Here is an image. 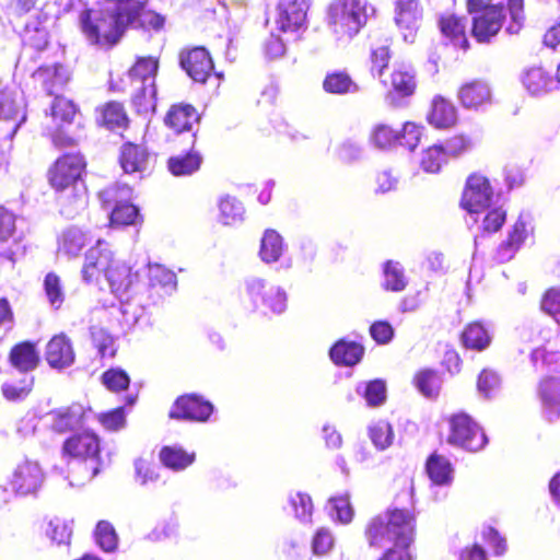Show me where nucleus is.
<instances>
[{
    "label": "nucleus",
    "instance_id": "19",
    "mask_svg": "<svg viewBox=\"0 0 560 560\" xmlns=\"http://www.w3.org/2000/svg\"><path fill=\"white\" fill-rule=\"evenodd\" d=\"M285 245L282 236L272 229H268L264 232L260 240L259 258L267 265L280 262V268L289 269L292 266L291 258L282 259L285 253Z\"/></svg>",
    "mask_w": 560,
    "mask_h": 560
},
{
    "label": "nucleus",
    "instance_id": "56",
    "mask_svg": "<svg viewBox=\"0 0 560 560\" xmlns=\"http://www.w3.org/2000/svg\"><path fill=\"white\" fill-rule=\"evenodd\" d=\"M96 544L106 552L114 551L118 544V537L113 525L107 521H101L95 528Z\"/></svg>",
    "mask_w": 560,
    "mask_h": 560
},
{
    "label": "nucleus",
    "instance_id": "30",
    "mask_svg": "<svg viewBox=\"0 0 560 560\" xmlns=\"http://www.w3.org/2000/svg\"><path fill=\"white\" fill-rule=\"evenodd\" d=\"M363 353L364 348L362 345L347 339L338 340L329 351L330 359L335 364L346 366L359 363Z\"/></svg>",
    "mask_w": 560,
    "mask_h": 560
},
{
    "label": "nucleus",
    "instance_id": "43",
    "mask_svg": "<svg viewBox=\"0 0 560 560\" xmlns=\"http://www.w3.org/2000/svg\"><path fill=\"white\" fill-rule=\"evenodd\" d=\"M88 243L86 234L79 228L71 226L67 229L59 238V252L74 257L78 256Z\"/></svg>",
    "mask_w": 560,
    "mask_h": 560
},
{
    "label": "nucleus",
    "instance_id": "38",
    "mask_svg": "<svg viewBox=\"0 0 560 560\" xmlns=\"http://www.w3.org/2000/svg\"><path fill=\"white\" fill-rule=\"evenodd\" d=\"M38 353L35 345L28 341L14 346L10 352V362L21 372L34 370L38 364Z\"/></svg>",
    "mask_w": 560,
    "mask_h": 560
},
{
    "label": "nucleus",
    "instance_id": "44",
    "mask_svg": "<svg viewBox=\"0 0 560 560\" xmlns=\"http://www.w3.org/2000/svg\"><path fill=\"white\" fill-rule=\"evenodd\" d=\"M462 340L466 348L481 351L490 345L491 337L485 326L476 322L465 328Z\"/></svg>",
    "mask_w": 560,
    "mask_h": 560
},
{
    "label": "nucleus",
    "instance_id": "17",
    "mask_svg": "<svg viewBox=\"0 0 560 560\" xmlns=\"http://www.w3.org/2000/svg\"><path fill=\"white\" fill-rule=\"evenodd\" d=\"M394 20L404 40L412 43L419 27L422 13L418 0H396Z\"/></svg>",
    "mask_w": 560,
    "mask_h": 560
},
{
    "label": "nucleus",
    "instance_id": "58",
    "mask_svg": "<svg viewBox=\"0 0 560 560\" xmlns=\"http://www.w3.org/2000/svg\"><path fill=\"white\" fill-rule=\"evenodd\" d=\"M72 529L70 525L58 517L50 520L46 527V536L57 545H69Z\"/></svg>",
    "mask_w": 560,
    "mask_h": 560
},
{
    "label": "nucleus",
    "instance_id": "20",
    "mask_svg": "<svg viewBox=\"0 0 560 560\" xmlns=\"http://www.w3.org/2000/svg\"><path fill=\"white\" fill-rule=\"evenodd\" d=\"M180 66L196 82H206L213 69L209 52L203 47H196L180 54Z\"/></svg>",
    "mask_w": 560,
    "mask_h": 560
},
{
    "label": "nucleus",
    "instance_id": "24",
    "mask_svg": "<svg viewBox=\"0 0 560 560\" xmlns=\"http://www.w3.org/2000/svg\"><path fill=\"white\" fill-rule=\"evenodd\" d=\"M49 95H58L70 80L69 70L59 63L39 67L33 74Z\"/></svg>",
    "mask_w": 560,
    "mask_h": 560
},
{
    "label": "nucleus",
    "instance_id": "48",
    "mask_svg": "<svg viewBox=\"0 0 560 560\" xmlns=\"http://www.w3.org/2000/svg\"><path fill=\"white\" fill-rule=\"evenodd\" d=\"M369 438L378 451H385L393 444L394 431L392 425L380 420L369 425Z\"/></svg>",
    "mask_w": 560,
    "mask_h": 560
},
{
    "label": "nucleus",
    "instance_id": "59",
    "mask_svg": "<svg viewBox=\"0 0 560 560\" xmlns=\"http://www.w3.org/2000/svg\"><path fill=\"white\" fill-rule=\"evenodd\" d=\"M326 509L330 516L340 523L347 524L352 520L353 511L347 495L331 498Z\"/></svg>",
    "mask_w": 560,
    "mask_h": 560
},
{
    "label": "nucleus",
    "instance_id": "55",
    "mask_svg": "<svg viewBox=\"0 0 560 560\" xmlns=\"http://www.w3.org/2000/svg\"><path fill=\"white\" fill-rule=\"evenodd\" d=\"M446 163L442 145L434 144L421 153L420 166L427 173H438Z\"/></svg>",
    "mask_w": 560,
    "mask_h": 560
},
{
    "label": "nucleus",
    "instance_id": "25",
    "mask_svg": "<svg viewBox=\"0 0 560 560\" xmlns=\"http://www.w3.org/2000/svg\"><path fill=\"white\" fill-rule=\"evenodd\" d=\"M45 355L48 364L55 369H65L74 362L72 345L63 334L50 339L47 343Z\"/></svg>",
    "mask_w": 560,
    "mask_h": 560
},
{
    "label": "nucleus",
    "instance_id": "11",
    "mask_svg": "<svg viewBox=\"0 0 560 560\" xmlns=\"http://www.w3.org/2000/svg\"><path fill=\"white\" fill-rule=\"evenodd\" d=\"M45 476L42 467L35 460L24 459L16 465L10 486L14 494L26 497L36 494L42 488Z\"/></svg>",
    "mask_w": 560,
    "mask_h": 560
},
{
    "label": "nucleus",
    "instance_id": "27",
    "mask_svg": "<svg viewBox=\"0 0 560 560\" xmlns=\"http://www.w3.org/2000/svg\"><path fill=\"white\" fill-rule=\"evenodd\" d=\"M528 224L529 222L521 214L514 223L512 231L509 233L508 240L503 242L497 250V260L499 262H505L513 258L516 250L528 236Z\"/></svg>",
    "mask_w": 560,
    "mask_h": 560
},
{
    "label": "nucleus",
    "instance_id": "52",
    "mask_svg": "<svg viewBox=\"0 0 560 560\" xmlns=\"http://www.w3.org/2000/svg\"><path fill=\"white\" fill-rule=\"evenodd\" d=\"M140 219L139 210L136 206L127 201L116 205L109 214L112 225H131L137 224Z\"/></svg>",
    "mask_w": 560,
    "mask_h": 560
},
{
    "label": "nucleus",
    "instance_id": "10",
    "mask_svg": "<svg viewBox=\"0 0 560 560\" xmlns=\"http://www.w3.org/2000/svg\"><path fill=\"white\" fill-rule=\"evenodd\" d=\"M50 110L52 120L56 124V130L50 135L52 143L60 148L73 144L75 136L68 128L74 124L78 116L77 105L68 98L56 95Z\"/></svg>",
    "mask_w": 560,
    "mask_h": 560
},
{
    "label": "nucleus",
    "instance_id": "28",
    "mask_svg": "<svg viewBox=\"0 0 560 560\" xmlns=\"http://www.w3.org/2000/svg\"><path fill=\"white\" fill-rule=\"evenodd\" d=\"M524 89L533 96L550 92L555 86L553 78L541 67H530L521 74Z\"/></svg>",
    "mask_w": 560,
    "mask_h": 560
},
{
    "label": "nucleus",
    "instance_id": "50",
    "mask_svg": "<svg viewBox=\"0 0 560 560\" xmlns=\"http://www.w3.org/2000/svg\"><path fill=\"white\" fill-rule=\"evenodd\" d=\"M132 105L139 114H147L155 107V85L133 86Z\"/></svg>",
    "mask_w": 560,
    "mask_h": 560
},
{
    "label": "nucleus",
    "instance_id": "35",
    "mask_svg": "<svg viewBox=\"0 0 560 560\" xmlns=\"http://www.w3.org/2000/svg\"><path fill=\"white\" fill-rule=\"evenodd\" d=\"M119 161L125 173H142L148 167L149 155L144 148L127 143L121 148Z\"/></svg>",
    "mask_w": 560,
    "mask_h": 560
},
{
    "label": "nucleus",
    "instance_id": "33",
    "mask_svg": "<svg viewBox=\"0 0 560 560\" xmlns=\"http://www.w3.org/2000/svg\"><path fill=\"white\" fill-rule=\"evenodd\" d=\"M439 24L442 34L450 38L455 47L467 50L469 44L466 36V19H460L455 15H444L441 16Z\"/></svg>",
    "mask_w": 560,
    "mask_h": 560
},
{
    "label": "nucleus",
    "instance_id": "13",
    "mask_svg": "<svg viewBox=\"0 0 560 560\" xmlns=\"http://www.w3.org/2000/svg\"><path fill=\"white\" fill-rule=\"evenodd\" d=\"M114 254L107 242L98 240L96 245L91 247L85 254V260L82 268V279L86 283L98 280L100 276L108 273V270L115 265Z\"/></svg>",
    "mask_w": 560,
    "mask_h": 560
},
{
    "label": "nucleus",
    "instance_id": "61",
    "mask_svg": "<svg viewBox=\"0 0 560 560\" xmlns=\"http://www.w3.org/2000/svg\"><path fill=\"white\" fill-rule=\"evenodd\" d=\"M44 289L49 304L58 310L65 301L59 277L55 273H48L44 280Z\"/></svg>",
    "mask_w": 560,
    "mask_h": 560
},
{
    "label": "nucleus",
    "instance_id": "1",
    "mask_svg": "<svg viewBox=\"0 0 560 560\" xmlns=\"http://www.w3.org/2000/svg\"><path fill=\"white\" fill-rule=\"evenodd\" d=\"M139 4L138 0H107L101 11H83L80 23L88 40L102 47L117 44L133 21Z\"/></svg>",
    "mask_w": 560,
    "mask_h": 560
},
{
    "label": "nucleus",
    "instance_id": "39",
    "mask_svg": "<svg viewBox=\"0 0 560 560\" xmlns=\"http://www.w3.org/2000/svg\"><path fill=\"white\" fill-rule=\"evenodd\" d=\"M160 460L168 469L173 471H182L192 465L196 459V454L188 453L182 447L164 446L160 451Z\"/></svg>",
    "mask_w": 560,
    "mask_h": 560
},
{
    "label": "nucleus",
    "instance_id": "60",
    "mask_svg": "<svg viewBox=\"0 0 560 560\" xmlns=\"http://www.w3.org/2000/svg\"><path fill=\"white\" fill-rule=\"evenodd\" d=\"M483 213L485 214L480 225L482 234H491L498 232L506 219V211L501 207H489L483 211Z\"/></svg>",
    "mask_w": 560,
    "mask_h": 560
},
{
    "label": "nucleus",
    "instance_id": "57",
    "mask_svg": "<svg viewBox=\"0 0 560 560\" xmlns=\"http://www.w3.org/2000/svg\"><path fill=\"white\" fill-rule=\"evenodd\" d=\"M291 508L294 511L295 517L302 523L312 521L313 502L307 493L295 492L289 498Z\"/></svg>",
    "mask_w": 560,
    "mask_h": 560
},
{
    "label": "nucleus",
    "instance_id": "32",
    "mask_svg": "<svg viewBox=\"0 0 560 560\" xmlns=\"http://www.w3.org/2000/svg\"><path fill=\"white\" fill-rule=\"evenodd\" d=\"M425 468L433 485L448 487L453 482L454 468L445 456L432 454L427 460Z\"/></svg>",
    "mask_w": 560,
    "mask_h": 560
},
{
    "label": "nucleus",
    "instance_id": "22",
    "mask_svg": "<svg viewBox=\"0 0 560 560\" xmlns=\"http://www.w3.org/2000/svg\"><path fill=\"white\" fill-rule=\"evenodd\" d=\"M189 151L173 155L167 161V167L174 176H189L196 173L202 163V155L192 150L196 142V133H187Z\"/></svg>",
    "mask_w": 560,
    "mask_h": 560
},
{
    "label": "nucleus",
    "instance_id": "18",
    "mask_svg": "<svg viewBox=\"0 0 560 560\" xmlns=\"http://www.w3.org/2000/svg\"><path fill=\"white\" fill-rule=\"evenodd\" d=\"M504 7H491L472 18L471 34L479 43H488L502 27Z\"/></svg>",
    "mask_w": 560,
    "mask_h": 560
},
{
    "label": "nucleus",
    "instance_id": "9",
    "mask_svg": "<svg viewBox=\"0 0 560 560\" xmlns=\"http://www.w3.org/2000/svg\"><path fill=\"white\" fill-rule=\"evenodd\" d=\"M492 196V188L485 176L474 174L468 177L460 205L469 213L474 223L478 222V217L491 207Z\"/></svg>",
    "mask_w": 560,
    "mask_h": 560
},
{
    "label": "nucleus",
    "instance_id": "41",
    "mask_svg": "<svg viewBox=\"0 0 560 560\" xmlns=\"http://www.w3.org/2000/svg\"><path fill=\"white\" fill-rule=\"evenodd\" d=\"M323 89L330 94H353L359 91L358 84L345 71H332L326 74Z\"/></svg>",
    "mask_w": 560,
    "mask_h": 560
},
{
    "label": "nucleus",
    "instance_id": "23",
    "mask_svg": "<svg viewBox=\"0 0 560 560\" xmlns=\"http://www.w3.org/2000/svg\"><path fill=\"white\" fill-rule=\"evenodd\" d=\"M457 97L464 108L478 110L491 103V90L486 82L475 80L463 84Z\"/></svg>",
    "mask_w": 560,
    "mask_h": 560
},
{
    "label": "nucleus",
    "instance_id": "26",
    "mask_svg": "<svg viewBox=\"0 0 560 560\" xmlns=\"http://www.w3.org/2000/svg\"><path fill=\"white\" fill-rule=\"evenodd\" d=\"M91 409H85L80 404L59 408L51 412L52 428L58 432L72 430L89 419Z\"/></svg>",
    "mask_w": 560,
    "mask_h": 560
},
{
    "label": "nucleus",
    "instance_id": "51",
    "mask_svg": "<svg viewBox=\"0 0 560 560\" xmlns=\"http://www.w3.org/2000/svg\"><path fill=\"white\" fill-rule=\"evenodd\" d=\"M90 334L92 343L97 349L101 358H113L115 355V340L112 335L98 326H92Z\"/></svg>",
    "mask_w": 560,
    "mask_h": 560
},
{
    "label": "nucleus",
    "instance_id": "2",
    "mask_svg": "<svg viewBox=\"0 0 560 560\" xmlns=\"http://www.w3.org/2000/svg\"><path fill=\"white\" fill-rule=\"evenodd\" d=\"M413 534L415 516L404 509H395L375 517L365 532L371 546L383 547L386 542H394V547L381 560H413L409 550Z\"/></svg>",
    "mask_w": 560,
    "mask_h": 560
},
{
    "label": "nucleus",
    "instance_id": "7",
    "mask_svg": "<svg viewBox=\"0 0 560 560\" xmlns=\"http://www.w3.org/2000/svg\"><path fill=\"white\" fill-rule=\"evenodd\" d=\"M25 107L22 92L10 89L0 91V129L3 133L0 144V167L8 163L12 139L26 120Z\"/></svg>",
    "mask_w": 560,
    "mask_h": 560
},
{
    "label": "nucleus",
    "instance_id": "45",
    "mask_svg": "<svg viewBox=\"0 0 560 560\" xmlns=\"http://www.w3.org/2000/svg\"><path fill=\"white\" fill-rule=\"evenodd\" d=\"M220 219L225 225L241 223L244 219V207L241 201L231 196H224L219 201Z\"/></svg>",
    "mask_w": 560,
    "mask_h": 560
},
{
    "label": "nucleus",
    "instance_id": "14",
    "mask_svg": "<svg viewBox=\"0 0 560 560\" xmlns=\"http://www.w3.org/2000/svg\"><path fill=\"white\" fill-rule=\"evenodd\" d=\"M311 0H279L276 25L283 33H294L306 23Z\"/></svg>",
    "mask_w": 560,
    "mask_h": 560
},
{
    "label": "nucleus",
    "instance_id": "8",
    "mask_svg": "<svg viewBox=\"0 0 560 560\" xmlns=\"http://www.w3.org/2000/svg\"><path fill=\"white\" fill-rule=\"evenodd\" d=\"M447 442L470 452H477L487 444V436L467 415L458 413L450 419Z\"/></svg>",
    "mask_w": 560,
    "mask_h": 560
},
{
    "label": "nucleus",
    "instance_id": "5",
    "mask_svg": "<svg viewBox=\"0 0 560 560\" xmlns=\"http://www.w3.org/2000/svg\"><path fill=\"white\" fill-rule=\"evenodd\" d=\"M243 300L253 312L265 316H279L288 308L285 289L258 276L245 278Z\"/></svg>",
    "mask_w": 560,
    "mask_h": 560
},
{
    "label": "nucleus",
    "instance_id": "34",
    "mask_svg": "<svg viewBox=\"0 0 560 560\" xmlns=\"http://www.w3.org/2000/svg\"><path fill=\"white\" fill-rule=\"evenodd\" d=\"M456 120L457 110L454 104L440 95L435 96L429 115L430 124L436 128H450L455 125Z\"/></svg>",
    "mask_w": 560,
    "mask_h": 560
},
{
    "label": "nucleus",
    "instance_id": "64",
    "mask_svg": "<svg viewBox=\"0 0 560 560\" xmlns=\"http://www.w3.org/2000/svg\"><path fill=\"white\" fill-rule=\"evenodd\" d=\"M500 387L499 375L490 370H483L477 381V388L481 396L490 398L497 394Z\"/></svg>",
    "mask_w": 560,
    "mask_h": 560
},
{
    "label": "nucleus",
    "instance_id": "46",
    "mask_svg": "<svg viewBox=\"0 0 560 560\" xmlns=\"http://www.w3.org/2000/svg\"><path fill=\"white\" fill-rule=\"evenodd\" d=\"M530 362L536 371L560 372V352L536 348L530 351Z\"/></svg>",
    "mask_w": 560,
    "mask_h": 560
},
{
    "label": "nucleus",
    "instance_id": "31",
    "mask_svg": "<svg viewBox=\"0 0 560 560\" xmlns=\"http://www.w3.org/2000/svg\"><path fill=\"white\" fill-rule=\"evenodd\" d=\"M143 275L148 278V285L150 288H160L165 294H171L176 289V275L162 265H145L141 269V277Z\"/></svg>",
    "mask_w": 560,
    "mask_h": 560
},
{
    "label": "nucleus",
    "instance_id": "16",
    "mask_svg": "<svg viewBox=\"0 0 560 560\" xmlns=\"http://www.w3.org/2000/svg\"><path fill=\"white\" fill-rule=\"evenodd\" d=\"M542 418L553 423L560 419V377L546 376L537 386Z\"/></svg>",
    "mask_w": 560,
    "mask_h": 560
},
{
    "label": "nucleus",
    "instance_id": "53",
    "mask_svg": "<svg viewBox=\"0 0 560 560\" xmlns=\"http://www.w3.org/2000/svg\"><path fill=\"white\" fill-rule=\"evenodd\" d=\"M357 393L363 395L369 406H380L386 399V385L381 380L361 383L357 386Z\"/></svg>",
    "mask_w": 560,
    "mask_h": 560
},
{
    "label": "nucleus",
    "instance_id": "42",
    "mask_svg": "<svg viewBox=\"0 0 560 560\" xmlns=\"http://www.w3.org/2000/svg\"><path fill=\"white\" fill-rule=\"evenodd\" d=\"M140 2L139 8L136 9L133 14V21L129 27L142 28L144 31H160L163 28L165 18L154 11L145 10L148 0H138Z\"/></svg>",
    "mask_w": 560,
    "mask_h": 560
},
{
    "label": "nucleus",
    "instance_id": "40",
    "mask_svg": "<svg viewBox=\"0 0 560 560\" xmlns=\"http://www.w3.org/2000/svg\"><path fill=\"white\" fill-rule=\"evenodd\" d=\"M408 284V278L400 262L388 260L383 265L382 287L386 291L401 292Z\"/></svg>",
    "mask_w": 560,
    "mask_h": 560
},
{
    "label": "nucleus",
    "instance_id": "4",
    "mask_svg": "<svg viewBox=\"0 0 560 560\" xmlns=\"http://www.w3.org/2000/svg\"><path fill=\"white\" fill-rule=\"evenodd\" d=\"M374 8L366 0H335L327 12L328 26L339 45L350 43L366 24Z\"/></svg>",
    "mask_w": 560,
    "mask_h": 560
},
{
    "label": "nucleus",
    "instance_id": "54",
    "mask_svg": "<svg viewBox=\"0 0 560 560\" xmlns=\"http://www.w3.org/2000/svg\"><path fill=\"white\" fill-rule=\"evenodd\" d=\"M416 385L419 392L429 398L436 397L441 388V377L432 370H424L417 374Z\"/></svg>",
    "mask_w": 560,
    "mask_h": 560
},
{
    "label": "nucleus",
    "instance_id": "29",
    "mask_svg": "<svg viewBox=\"0 0 560 560\" xmlns=\"http://www.w3.org/2000/svg\"><path fill=\"white\" fill-rule=\"evenodd\" d=\"M199 120L196 109L191 105H174L165 117V124L177 133L189 132Z\"/></svg>",
    "mask_w": 560,
    "mask_h": 560
},
{
    "label": "nucleus",
    "instance_id": "36",
    "mask_svg": "<svg viewBox=\"0 0 560 560\" xmlns=\"http://www.w3.org/2000/svg\"><path fill=\"white\" fill-rule=\"evenodd\" d=\"M399 141L400 131L384 122L375 124L369 133L370 145L381 151L394 149Z\"/></svg>",
    "mask_w": 560,
    "mask_h": 560
},
{
    "label": "nucleus",
    "instance_id": "49",
    "mask_svg": "<svg viewBox=\"0 0 560 560\" xmlns=\"http://www.w3.org/2000/svg\"><path fill=\"white\" fill-rule=\"evenodd\" d=\"M102 124L110 130L122 129L128 124L124 106L118 102H109L102 110Z\"/></svg>",
    "mask_w": 560,
    "mask_h": 560
},
{
    "label": "nucleus",
    "instance_id": "62",
    "mask_svg": "<svg viewBox=\"0 0 560 560\" xmlns=\"http://www.w3.org/2000/svg\"><path fill=\"white\" fill-rule=\"evenodd\" d=\"M524 0H508V11L510 14V22L505 32L510 35L518 34L524 24Z\"/></svg>",
    "mask_w": 560,
    "mask_h": 560
},
{
    "label": "nucleus",
    "instance_id": "37",
    "mask_svg": "<svg viewBox=\"0 0 560 560\" xmlns=\"http://www.w3.org/2000/svg\"><path fill=\"white\" fill-rule=\"evenodd\" d=\"M159 63L153 57H141L135 66L129 70L128 78L133 86L137 85H155V75Z\"/></svg>",
    "mask_w": 560,
    "mask_h": 560
},
{
    "label": "nucleus",
    "instance_id": "12",
    "mask_svg": "<svg viewBox=\"0 0 560 560\" xmlns=\"http://www.w3.org/2000/svg\"><path fill=\"white\" fill-rule=\"evenodd\" d=\"M63 453L75 458L90 459L92 464L96 463L97 455L100 453V440L98 436L90 431L74 434L67 439L63 443ZM80 467L84 469H92V474L89 479H92L97 475L98 468L94 465L88 467V463H80Z\"/></svg>",
    "mask_w": 560,
    "mask_h": 560
},
{
    "label": "nucleus",
    "instance_id": "21",
    "mask_svg": "<svg viewBox=\"0 0 560 560\" xmlns=\"http://www.w3.org/2000/svg\"><path fill=\"white\" fill-rule=\"evenodd\" d=\"M392 91L387 93V101L394 106H400V98L413 94L417 82L415 71L407 66L396 67L390 77Z\"/></svg>",
    "mask_w": 560,
    "mask_h": 560
},
{
    "label": "nucleus",
    "instance_id": "15",
    "mask_svg": "<svg viewBox=\"0 0 560 560\" xmlns=\"http://www.w3.org/2000/svg\"><path fill=\"white\" fill-rule=\"evenodd\" d=\"M213 412V405L196 394H188L178 397L171 411L170 417L189 421L205 422Z\"/></svg>",
    "mask_w": 560,
    "mask_h": 560
},
{
    "label": "nucleus",
    "instance_id": "63",
    "mask_svg": "<svg viewBox=\"0 0 560 560\" xmlns=\"http://www.w3.org/2000/svg\"><path fill=\"white\" fill-rule=\"evenodd\" d=\"M400 131V141L399 145L408 149L409 151H413L422 137L423 127L417 125L415 122H405Z\"/></svg>",
    "mask_w": 560,
    "mask_h": 560
},
{
    "label": "nucleus",
    "instance_id": "3",
    "mask_svg": "<svg viewBox=\"0 0 560 560\" xmlns=\"http://www.w3.org/2000/svg\"><path fill=\"white\" fill-rule=\"evenodd\" d=\"M84 167V158L75 153L59 158L49 171V182L56 190H66L72 186L71 197L68 195L60 197V211L67 218L75 217L88 205L85 190L78 187V180Z\"/></svg>",
    "mask_w": 560,
    "mask_h": 560
},
{
    "label": "nucleus",
    "instance_id": "6",
    "mask_svg": "<svg viewBox=\"0 0 560 560\" xmlns=\"http://www.w3.org/2000/svg\"><path fill=\"white\" fill-rule=\"evenodd\" d=\"M140 278V269L132 271L131 267L120 261H116L106 275L112 292L121 302V314L127 325L137 324L144 314V307L140 302L128 296V292L138 284Z\"/></svg>",
    "mask_w": 560,
    "mask_h": 560
},
{
    "label": "nucleus",
    "instance_id": "47",
    "mask_svg": "<svg viewBox=\"0 0 560 560\" xmlns=\"http://www.w3.org/2000/svg\"><path fill=\"white\" fill-rule=\"evenodd\" d=\"M132 190L127 184L112 185L98 194L102 207L105 210L113 209L116 205L130 199Z\"/></svg>",
    "mask_w": 560,
    "mask_h": 560
}]
</instances>
